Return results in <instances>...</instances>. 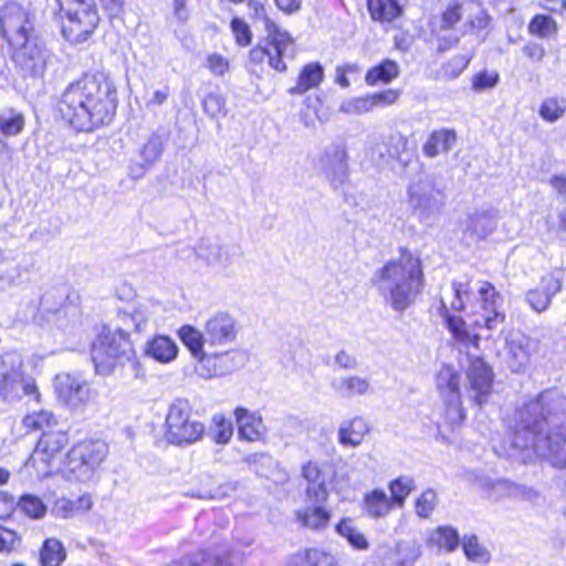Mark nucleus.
Segmentation results:
<instances>
[{
	"label": "nucleus",
	"instance_id": "603ef678",
	"mask_svg": "<svg viewBox=\"0 0 566 566\" xmlns=\"http://www.w3.org/2000/svg\"><path fill=\"white\" fill-rule=\"evenodd\" d=\"M164 151V138L153 133L140 149V158L151 167L160 159Z\"/></svg>",
	"mask_w": 566,
	"mask_h": 566
},
{
	"label": "nucleus",
	"instance_id": "393cba45",
	"mask_svg": "<svg viewBox=\"0 0 566 566\" xmlns=\"http://www.w3.org/2000/svg\"><path fill=\"white\" fill-rule=\"evenodd\" d=\"M234 415L240 439L247 441H258L262 439L265 433V426L259 415L252 413L242 407L237 408Z\"/></svg>",
	"mask_w": 566,
	"mask_h": 566
},
{
	"label": "nucleus",
	"instance_id": "5701e85b",
	"mask_svg": "<svg viewBox=\"0 0 566 566\" xmlns=\"http://www.w3.org/2000/svg\"><path fill=\"white\" fill-rule=\"evenodd\" d=\"M334 394L342 398L366 396L371 392L370 380L358 375H345L331 381Z\"/></svg>",
	"mask_w": 566,
	"mask_h": 566
},
{
	"label": "nucleus",
	"instance_id": "4d7b16f0",
	"mask_svg": "<svg viewBox=\"0 0 566 566\" xmlns=\"http://www.w3.org/2000/svg\"><path fill=\"white\" fill-rule=\"evenodd\" d=\"M438 504V494L433 489L424 490L416 500L415 512L420 518H429Z\"/></svg>",
	"mask_w": 566,
	"mask_h": 566
},
{
	"label": "nucleus",
	"instance_id": "7ed1b4c3",
	"mask_svg": "<svg viewBox=\"0 0 566 566\" xmlns=\"http://www.w3.org/2000/svg\"><path fill=\"white\" fill-rule=\"evenodd\" d=\"M371 281L385 304L399 314L416 303L426 284L420 258L405 248L399 258L378 269Z\"/></svg>",
	"mask_w": 566,
	"mask_h": 566
},
{
	"label": "nucleus",
	"instance_id": "423d86ee",
	"mask_svg": "<svg viewBox=\"0 0 566 566\" xmlns=\"http://www.w3.org/2000/svg\"><path fill=\"white\" fill-rule=\"evenodd\" d=\"M407 201L413 216L427 227H432L444 207V193L434 180L426 176L408 186Z\"/></svg>",
	"mask_w": 566,
	"mask_h": 566
},
{
	"label": "nucleus",
	"instance_id": "2f4dec72",
	"mask_svg": "<svg viewBox=\"0 0 566 566\" xmlns=\"http://www.w3.org/2000/svg\"><path fill=\"white\" fill-rule=\"evenodd\" d=\"M439 313L444 318L448 329L458 342L463 344L478 343L479 337L470 334L462 317L451 314L444 298L440 301Z\"/></svg>",
	"mask_w": 566,
	"mask_h": 566
},
{
	"label": "nucleus",
	"instance_id": "6e6d98bb",
	"mask_svg": "<svg viewBox=\"0 0 566 566\" xmlns=\"http://www.w3.org/2000/svg\"><path fill=\"white\" fill-rule=\"evenodd\" d=\"M118 319L120 325L116 328H124L129 337V332H140L144 329L148 318L143 311L134 310L133 312L120 311L118 312Z\"/></svg>",
	"mask_w": 566,
	"mask_h": 566
},
{
	"label": "nucleus",
	"instance_id": "f3484780",
	"mask_svg": "<svg viewBox=\"0 0 566 566\" xmlns=\"http://www.w3.org/2000/svg\"><path fill=\"white\" fill-rule=\"evenodd\" d=\"M302 476L307 481V499L312 502L325 503L328 499L326 484L332 479L331 467L308 461L302 467Z\"/></svg>",
	"mask_w": 566,
	"mask_h": 566
},
{
	"label": "nucleus",
	"instance_id": "aec40b11",
	"mask_svg": "<svg viewBox=\"0 0 566 566\" xmlns=\"http://www.w3.org/2000/svg\"><path fill=\"white\" fill-rule=\"evenodd\" d=\"M560 291V282L554 275H544L539 284L530 290L525 300L531 308L536 313L546 311L552 302V298Z\"/></svg>",
	"mask_w": 566,
	"mask_h": 566
},
{
	"label": "nucleus",
	"instance_id": "6e6552de",
	"mask_svg": "<svg viewBox=\"0 0 566 566\" xmlns=\"http://www.w3.org/2000/svg\"><path fill=\"white\" fill-rule=\"evenodd\" d=\"M205 426L191 419V407L187 400H175L166 416V439L169 443L184 447L199 441Z\"/></svg>",
	"mask_w": 566,
	"mask_h": 566
},
{
	"label": "nucleus",
	"instance_id": "c03bdc74",
	"mask_svg": "<svg viewBox=\"0 0 566 566\" xmlns=\"http://www.w3.org/2000/svg\"><path fill=\"white\" fill-rule=\"evenodd\" d=\"M468 11L464 23V32H478L489 27L491 17L475 2H468Z\"/></svg>",
	"mask_w": 566,
	"mask_h": 566
},
{
	"label": "nucleus",
	"instance_id": "a211bd4d",
	"mask_svg": "<svg viewBox=\"0 0 566 566\" xmlns=\"http://www.w3.org/2000/svg\"><path fill=\"white\" fill-rule=\"evenodd\" d=\"M232 551L228 544L221 543L207 549H199L180 559L174 560L168 566H230Z\"/></svg>",
	"mask_w": 566,
	"mask_h": 566
},
{
	"label": "nucleus",
	"instance_id": "f704fd0d",
	"mask_svg": "<svg viewBox=\"0 0 566 566\" xmlns=\"http://www.w3.org/2000/svg\"><path fill=\"white\" fill-rule=\"evenodd\" d=\"M497 226V214L494 211L486 210L473 213L467 226V232L478 239H485L493 233Z\"/></svg>",
	"mask_w": 566,
	"mask_h": 566
},
{
	"label": "nucleus",
	"instance_id": "774afa93",
	"mask_svg": "<svg viewBox=\"0 0 566 566\" xmlns=\"http://www.w3.org/2000/svg\"><path fill=\"white\" fill-rule=\"evenodd\" d=\"M312 566H339L337 558L321 549L306 551Z\"/></svg>",
	"mask_w": 566,
	"mask_h": 566
},
{
	"label": "nucleus",
	"instance_id": "6ab92c4d",
	"mask_svg": "<svg viewBox=\"0 0 566 566\" xmlns=\"http://www.w3.org/2000/svg\"><path fill=\"white\" fill-rule=\"evenodd\" d=\"M249 9L251 11V18L255 22H260L265 32L266 40L272 41L277 48L276 50L282 51L290 44V34L283 31L268 14L266 8L259 1L250 0Z\"/></svg>",
	"mask_w": 566,
	"mask_h": 566
},
{
	"label": "nucleus",
	"instance_id": "f257e3e1",
	"mask_svg": "<svg viewBox=\"0 0 566 566\" xmlns=\"http://www.w3.org/2000/svg\"><path fill=\"white\" fill-rule=\"evenodd\" d=\"M566 397L547 390L525 403L515 412L514 434L511 447L534 453L553 467L566 468Z\"/></svg>",
	"mask_w": 566,
	"mask_h": 566
},
{
	"label": "nucleus",
	"instance_id": "dca6fc26",
	"mask_svg": "<svg viewBox=\"0 0 566 566\" xmlns=\"http://www.w3.org/2000/svg\"><path fill=\"white\" fill-rule=\"evenodd\" d=\"M348 155L344 144H333L321 157V166L334 189H338L347 179Z\"/></svg>",
	"mask_w": 566,
	"mask_h": 566
},
{
	"label": "nucleus",
	"instance_id": "49530a36",
	"mask_svg": "<svg viewBox=\"0 0 566 566\" xmlns=\"http://www.w3.org/2000/svg\"><path fill=\"white\" fill-rule=\"evenodd\" d=\"M25 125L24 116L14 109H8L0 114V133L4 137L19 135Z\"/></svg>",
	"mask_w": 566,
	"mask_h": 566
},
{
	"label": "nucleus",
	"instance_id": "ea45409f",
	"mask_svg": "<svg viewBox=\"0 0 566 566\" xmlns=\"http://www.w3.org/2000/svg\"><path fill=\"white\" fill-rule=\"evenodd\" d=\"M460 376L451 366H443L437 374V388L441 398L460 396Z\"/></svg>",
	"mask_w": 566,
	"mask_h": 566
},
{
	"label": "nucleus",
	"instance_id": "e2e57ef3",
	"mask_svg": "<svg viewBox=\"0 0 566 566\" xmlns=\"http://www.w3.org/2000/svg\"><path fill=\"white\" fill-rule=\"evenodd\" d=\"M470 61V54L454 56L442 66V76L447 80L457 78L468 67Z\"/></svg>",
	"mask_w": 566,
	"mask_h": 566
},
{
	"label": "nucleus",
	"instance_id": "4468645a",
	"mask_svg": "<svg viewBox=\"0 0 566 566\" xmlns=\"http://www.w3.org/2000/svg\"><path fill=\"white\" fill-rule=\"evenodd\" d=\"M54 388L57 399L70 408H77L91 400L88 382L80 375L63 373L55 376Z\"/></svg>",
	"mask_w": 566,
	"mask_h": 566
},
{
	"label": "nucleus",
	"instance_id": "4c0bfd02",
	"mask_svg": "<svg viewBox=\"0 0 566 566\" xmlns=\"http://www.w3.org/2000/svg\"><path fill=\"white\" fill-rule=\"evenodd\" d=\"M367 8L374 21L391 22L401 14L396 0H367Z\"/></svg>",
	"mask_w": 566,
	"mask_h": 566
},
{
	"label": "nucleus",
	"instance_id": "0eeeda50",
	"mask_svg": "<svg viewBox=\"0 0 566 566\" xmlns=\"http://www.w3.org/2000/svg\"><path fill=\"white\" fill-rule=\"evenodd\" d=\"M23 364L15 354L0 356V397L6 401H17L22 397L39 399L34 380L23 371Z\"/></svg>",
	"mask_w": 566,
	"mask_h": 566
},
{
	"label": "nucleus",
	"instance_id": "a18cd8bd",
	"mask_svg": "<svg viewBox=\"0 0 566 566\" xmlns=\"http://www.w3.org/2000/svg\"><path fill=\"white\" fill-rule=\"evenodd\" d=\"M233 434V424L230 419H227L223 415H214L212 417V423L209 429V437L218 444H227L230 442Z\"/></svg>",
	"mask_w": 566,
	"mask_h": 566
},
{
	"label": "nucleus",
	"instance_id": "473e14b6",
	"mask_svg": "<svg viewBox=\"0 0 566 566\" xmlns=\"http://www.w3.org/2000/svg\"><path fill=\"white\" fill-rule=\"evenodd\" d=\"M368 431L369 427L365 419L361 417H355L340 424L338 430V441L343 446L358 447Z\"/></svg>",
	"mask_w": 566,
	"mask_h": 566
},
{
	"label": "nucleus",
	"instance_id": "69168bd1",
	"mask_svg": "<svg viewBox=\"0 0 566 566\" xmlns=\"http://www.w3.org/2000/svg\"><path fill=\"white\" fill-rule=\"evenodd\" d=\"M400 96L398 90H385L382 92L370 94L373 108H384L394 105Z\"/></svg>",
	"mask_w": 566,
	"mask_h": 566
},
{
	"label": "nucleus",
	"instance_id": "f8f14e48",
	"mask_svg": "<svg viewBox=\"0 0 566 566\" xmlns=\"http://www.w3.org/2000/svg\"><path fill=\"white\" fill-rule=\"evenodd\" d=\"M209 348L231 346L238 339L240 326L237 318L228 312L211 314L203 324Z\"/></svg>",
	"mask_w": 566,
	"mask_h": 566
},
{
	"label": "nucleus",
	"instance_id": "864d4df0",
	"mask_svg": "<svg viewBox=\"0 0 566 566\" xmlns=\"http://www.w3.org/2000/svg\"><path fill=\"white\" fill-rule=\"evenodd\" d=\"M471 290L469 282H453L451 286V300L447 302L449 311H465L470 300Z\"/></svg>",
	"mask_w": 566,
	"mask_h": 566
},
{
	"label": "nucleus",
	"instance_id": "20e7f679",
	"mask_svg": "<svg viewBox=\"0 0 566 566\" xmlns=\"http://www.w3.org/2000/svg\"><path fill=\"white\" fill-rule=\"evenodd\" d=\"M133 354V345L124 328L103 327L91 350L95 370L101 375L112 374L116 363L129 360Z\"/></svg>",
	"mask_w": 566,
	"mask_h": 566
},
{
	"label": "nucleus",
	"instance_id": "a878e982",
	"mask_svg": "<svg viewBox=\"0 0 566 566\" xmlns=\"http://www.w3.org/2000/svg\"><path fill=\"white\" fill-rule=\"evenodd\" d=\"M420 554L421 548L416 541H399L382 559L387 566H413Z\"/></svg>",
	"mask_w": 566,
	"mask_h": 566
},
{
	"label": "nucleus",
	"instance_id": "7c9ffc66",
	"mask_svg": "<svg viewBox=\"0 0 566 566\" xmlns=\"http://www.w3.org/2000/svg\"><path fill=\"white\" fill-rule=\"evenodd\" d=\"M324 80V69L318 62L306 64L297 78L296 85L289 88L291 95H303L317 87Z\"/></svg>",
	"mask_w": 566,
	"mask_h": 566
},
{
	"label": "nucleus",
	"instance_id": "1a4fd4ad",
	"mask_svg": "<svg viewBox=\"0 0 566 566\" xmlns=\"http://www.w3.org/2000/svg\"><path fill=\"white\" fill-rule=\"evenodd\" d=\"M108 448L105 441L83 440L67 452V468L80 481L90 480L105 460Z\"/></svg>",
	"mask_w": 566,
	"mask_h": 566
},
{
	"label": "nucleus",
	"instance_id": "c9c22d12",
	"mask_svg": "<svg viewBox=\"0 0 566 566\" xmlns=\"http://www.w3.org/2000/svg\"><path fill=\"white\" fill-rule=\"evenodd\" d=\"M296 516L303 526L312 530L324 528L331 518V514L323 506V503L316 502L298 510Z\"/></svg>",
	"mask_w": 566,
	"mask_h": 566
},
{
	"label": "nucleus",
	"instance_id": "680f3d73",
	"mask_svg": "<svg viewBox=\"0 0 566 566\" xmlns=\"http://www.w3.org/2000/svg\"><path fill=\"white\" fill-rule=\"evenodd\" d=\"M468 9V2L450 4L442 13L441 28L453 29L460 20L467 18Z\"/></svg>",
	"mask_w": 566,
	"mask_h": 566
},
{
	"label": "nucleus",
	"instance_id": "052dcab7",
	"mask_svg": "<svg viewBox=\"0 0 566 566\" xmlns=\"http://www.w3.org/2000/svg\"><path fill=\"white\" fill-rule=\"evenodd\" d=\"M528 29L539 38H548L557 31V24L549 15L538 14L533 18Z\"/></svg>",
	"mask_w": 566,
	"mask_h": 566
},
{
	"label": "nucleus",
	"instance_id": "9d476101",
	"mask_svg": "<svg viewBox=\"0 0 566 566\" xmlns=\"http://www.w3.org/2000/svg\"><path fill=\"white\" fill-rule=\"evenodd\" d=\"M247 360V353L242 349L213 350L207 352L196 361L193 369L197 376L208 380L231 375L243 367Z\"/></svg>",
	"mask_w": 566,
	"mask_h": 566
},
{
	"label": "nucleus",
	"instance_id": "37998d69",
	"mask_svg": "<svg viewBox=\"0 0 566 566\" xmlns=\"http://www.w3.org/2000/svg\"><path fill=\"white\" fill-rule=\"evenodd\" d=\"M337 533L347 539V542L356 549L367 551L369 543L365 534L353 524L350 518H343L336 525Z\"/></svg>",
	"mask_w": 566,
	"mask_h": 566
},
{
	"label": "nucleus",
	"instance_id": "b1692460",
	"mask_svg": "<svg viewBox=\"0 0 566 566\" xmlns=\"http://www.w3.org/2000/svg\"><path fill=\"white\" fill-rule=\"evenodd\" d=\"M360 507L365 516L371 520H379L387 517L392 511L394 505L382 489H374L364 494Z\"/></svg>",
	"mask_w": 566,
	"mask_h": 566
},
{
	"label": "nucleus",
	"instance_id": "2eb2a0df",
	"mask_svg": "<svg viewBox=\"0 0 566 566\" xmlns=\"http://www.w3.org/2000/svg\"><path fill=\"white\" fill-rule=\"evenodd\" d=\"M469 397L478 406L485 403L493 388L491 367L480 357H471L467 369Z\"/></svg>",
	"mask_w": 566,
	"mask_h": 566
},
{
	"label": "nucleus",
	"instance_id": "13d9d810",
	"mask_svg": "<svg viewBox=\"0 0 566 566\" xmlns=\"http://www.w3.org/2000/svg\"><path fill=\"white\" fill-rule=\"evenodd\" d=\"M370 94L360 97H353L344 101L339 106V112L347 115H361L373 112Z\"/></svg>",
	"mask_w": 566,
	"mask_h": 566
},
{
	"label": "nucleus",
	"instance_id": "9b49d317",
	"mask_svg": "<svg viewBox=\"0 0 566 566\" xmlns=\"http://www.w3.org/2000/svg\"><path fill=\"white\" fill-rule=\"evenodd\" d=\"M2 36L8 41L11 48L21 45L32 40L30 33L33 25L29 13L18 3L6 4L0 18Z\"/></svg>",
	"mask_w": 566,
	"mask_h": 566
},
{
	"label": "nucleus",
	"instance_id": "338daca9",
	"mask_svg": "<svg viewBox=\"0 0 566 566\" xmlns=\"http://www.w3.org/2000/svg\"><path fill=\"white\" fill-rule=\"evenodd\" d=\"M20 536L17 532L0 525V552L10 553L20 545Z\"/></svg>",
	"mask_w": 566,
	"mask_h": 566
},
{
	"label": "nucleus",
	"instance_id": "5fc2aeb1",
	"mask_svg": "<svg viewBox=\"0 0 566 566\" xmlns=\"http://www.w3.org/2000/svg\"><path fill=\"white\" fill-rule=\"evenodd\" d=\"M444 419L451 428L459 427L465 419V412L461 402V395L443 398Z\"/></svg>",
	"mask_w": 566,
	"mask_h": 566
},
{
	"label": "nucleus",
	"instance_id": "412c9836",
	"mask_svg": "<svg viewBox=\"0 0 566 566\" xmlns=\"http://www.w3.org/2000/svg\"><path fill=\"white\" fill-rule=\"evenodd\" d=\"M265 44H258L249 53L250 63L254 65L262 64L264 61L279 72L286 70L284 57L287 56L289 51H293V40L290 36V44L284 50L279 51L272 41L265 39Z\"/></svg>",
	"mask_w": 566,
	"mask_h": 566
},
{
	"label": "nucleus",
	"instance_id": "cd10ccee",
	"mask_svg": "<svg viewBox=\"0 0 566 566\" xmlns=\"http://www.w3.org/2000/svg\"><path fill=\"white\" fill-rule=\"evenodd\" d=\"M145 355L158 363L168 364L177 358L178 346L170 337L157 335L146 343Z\"/></svg>",
	"mask_w": 566,
	"mask_h": 566
},
{
	"label": "nucleus",
	"instance_id": "c85d7f7f",
	"mask_svg": "<svg viewBox=\"0 0 566 566\" xmlns=\"http://www.w3.org/2000/svg\"><path fill=\"white\" fill-rule=\"evenodd\" d=\"M63 300L64 294L56 295L54 292H48L41 297L40 308L44 313L52 314L55 317L57 327L66 329L69 324H65L63 319L69 316L75 317L76 308L63 305Z\"/></svg>",
	"mask_w": 566,
	"mask_h": 566
},
{
	"label": "nucleus",
	"instance_id": "a19ab883",
	"mask_svg": "<svg viewBox=\"0 0 566 566\" xmlns=\"http://www.w3.org/2000/svg\"><path fill=\"white\" fill-rule=\"evenodd\" d=\"M388 489L390 491L389 500L392 505L403 507L406 499L416 489V482L408 475H401L392 480Z\"/></svg>",
	"mask_w": 566,
	"mask_h": 566
},
{
	"label": "nucleus",
	"instance_id": "0e129e2a",
	"mask_svg": "<svg viewBox=\"0 0 566 566\" xmlns=\"http://www.w3.org/2000/svg\"><path fill=\"white\" fill-rule=\"evenodd\" d=\"M231 30L234 34L235 41L241 46H247L251 43L252 33L249 25L240 18H233L230 23Z\"/></svg>",
	"mask_w": 566,
	"mask_h": 566
},
{
	"label": "nucleus",
	"instance_id": "ddd939ff",
	"mask_svg": "<svg viewBox=\"0 0 566 566\" xmlns=\"http://www.w3.org/2000/svg\"><path fill=\"white\" fill-rule=\"evenodd\" d=\"M13 49L12 61L23 76H42L50 59L48 50L36 39L17 45Z\"/></svg>",
	"mask_w": 566,
	"mask_h": 566
},
{
	"label": "nucleus",
	"instance_id": "de8ad7c7",
	"mask_svg": "<svg viewBox=\"0 0 566 566\" xmlns=\"http://www.w3.org/2000/svg\"><path fill=\"white\" fill-rule=\"evenodd\" d=\"M14 506H17L22 514L33 520L42 518L46 513V506L43 501L33 494L21 495Z\"/></svg>",
	"mask_w": 566,
	"mask_h": 566
},
{
	"label": "nucleus",
	"instance_id": "c756f323",
	"mask_svg": "<svg viewBox=\"0 0 566 566\" xmlns=\"http://www.w3.org/2000/svg\"><path fill=\"white\" fill-rule=\"evenodd\" d=\"M457 143V133L453 129L442 128L433 130L422 150L428 158H436L442 153L450 151Z\"/></svg>",
	"mask_w": 566,
	"mask_h": 566
},
{
	"label": "nucleus",
	"instance_id": "58836bf2",
	"mask_svg": "<svg viewBox=\"0 0 566 566\" xmlns=\"http://www.w3.org/2000/svg\"><path fill=\"white\" fill-rule=\"evenodd\" d=\"M399 74V66L395 61L385 60L380 64L368 70L365 75V82L369 86L387 84Z\"/></svg>",
	"mask_w": 566,
	"mask_h": 566
},
{
	"label": "nucleus",
	"instance_id": "bb28decb",
	"mask_svg": "<svg viewBox=\"0 0 566 566\" xmlns=\"http://www.w3.org/2000/svg\"><path fill=\"white\" fill-rule=\"evenodd\" d=\"M531 339L524 335L507 340V365L513 373L525 369L530 363Z\"/></svg>",
	"mask_w": 566,
	"mask_h": 566
},
{
	"label": "nucleus",
	"instance_id": "4be33fe9",
	"mask_svg": "<svg viewBox=\"0 0 566 566\" xmlns=\"http://www.w3.org/2000/svg\"><path fill=\"white\" fill-rule=\"evenodd\" d=\"M67 442V434L63 431L44 432L40 438L30 461L36 462L38 460H41L49 463L65 448Z\"/></svg>",
	"mask_w": 566,
	"mask_h": 566
},
{
	"label": "nucleus",
	"instance_id": "72a5a7b5",
	"mask_svg": "<svg viewBox=\"0 0 566 566\" xmlns=\"http://www.w3.org/2000/svg\"><path fill=\"white\" fill-rule=\"evenodd\" d=\"M178 335L196 361L201 359L207 353L205 350L207 336L203 327L202 329H198L191 325H184L179 328Z\"/></svg>",
	"mask_w": 566,
	"mask_h": 566
},
{
	"label": "nucleus",
	"instance_id": "f03ea898",
	"mask_svg": "<svg viewBox=\"0 0 566 566\" xmlns=\"http://www.w3.org/2000/svg\"><path fill=\"white\" fill-rule=\"evenodd\" d=\"M116 107V88L103 72L85 74L71 83L59 103L62 117L80 132H92L109 125Z\"/></svg>",
	"mask_w": 566,
	"mask_h": 566
},
{
	"label": "nucleus",
	"instance_id": "79ce46f5",
	"mask_svg": "<svg viewBox=\"0 0 566 566\" xmlns=\"http://www.w3.org/2000/svg\"><path fill=\"white\" fill-rule=\"evenodd\" d=\"M66 557L62 543L56 538L44 541L40 551V563L42 566H60Z\"/></svg>",
	"mask_w": 566,
	"mask_h": 566
},
{
	"label": "nucleus",
	"instance_id": "09e8293b",
	"mask_svg": "<svg viewBox=\"0 0 566 566\" xmlns=\"http://www.w3.org/2000/svg\"><path fill=\"white\" fill-rule=\"evenodd\" d=\"M462 548L465 557L473 563L486 564L490 560V552L479 543L476 535H465Z\"/></svg>",
	"mask_w": 566,
	"mask_h": 566
},
{
	"label": "nucleus",
	"instance_id": "39448f33",
	"mask_svg": "<svg viewBox=\"0 0 566 566\" xmlns=\"http://www.w3.org/2000/svg\"><path fill=\"white\" fill-rule=\"evenodd\" d=\"M503 297L490 282H481L478 297L472 304V324L486 332L485 337L492 338L494 334H501L504 328L505 313L503 311Z\"/></svg>",
	"mask_w": 566,
	"mask_h": 566
},
{
	"label": "nucleus",
	"instance_id": "3c124183",
	"mask_svg": "<svg viewBox=\"0 0 566 566\" xmlns=\"http://www.w3.org/2000/svg\"><path fill=\"white\" fill-rule=\"evenodd\" d=\"M566 112V99L563 97H548L541 104L538 114L548 122L555 123L560 119Z\"/></svg>",
	"mask_w": 566,
	"mask_h": 566
},
{
	"label": "nucleus",
	"instance_id": "bf43d9fd",
	"mask_svg": "<svg viewBox=\"0 0 566 566\" xmlns=\"http://www.w3.org/2000/svg\"><path fill=\"white\" fill-rule=\"evenodd\" d=\"M205 113L211 118L226 116V99L219 92H211L202 99Z\"/></svg>",
	"mask_w": 566,
	"mask_h": 566
},
{
	"label": "nucleus",
	"instance_id": "e433bc0d",
	"mask_svg": "<svg viewBox=\"0 0 566 566\" xmlns=\"http://www.w3.org/2000/svg\"><path fill=\"white\" fill-rule=\"evenodd\" d=\"M197 256L209 265L227 266L229 264L228 250L217 242L203 239L196 249Z\"/></svg>",
	"mask_w": 566,
	"mask_h": 566
},
{
	"label": "nucleus",
	"instance_id": "8fccbe9b",
	"mask_svg": "<svg viewBox=\"0 0 566 566\" xmlns=\"http://www.w3.org/2000/svg\"><path fill=\"white\" fill-rule=\"evenodd\" d=\"M431 541L447 553L454 552L460 545L459 533L451 526L438 527L432 534Z\"/></svg>",
	"mask_w": 566,
	"mask_h": 566
}]
</instances>
